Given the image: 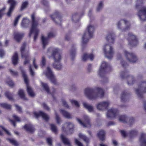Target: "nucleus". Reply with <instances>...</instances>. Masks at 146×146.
<instances>
[{
    "mask_svg": "<svg viewBox=\"0 0 146 146\" xmlns=\"http://www.w3.org/2000/svg\"><path fill=\"white\" fill-rule=\"evenodd\" d=\"M5 54L4 51L2 49H0V57L2 58Z\"/></svg>",
    "mask_w": 146,
    "mask_h": 146,
    "instance_id": "obj_58",
    "label": "nucleus"
},
{
    "mask_svg": "<svg viewBox=\"0 0 146 146\" xmlns=\"http://www.w3.org/2000/svg\"><path fill=\"white\" fill-rule=\"evenodd\" d=\"M50 16L53 20L56 21L57 23L60 24L61 21V19L58 16L57 13L51 15Z\"/></svg>",
    "mask_w": 146,
    "mask_h": 146,
    "instance_id": "obj_22",
    "label": "nucleus"
},
{
    "mask_svg": "<svg viewBox=\"0 0 146 146\" xmlns=\"http://www.w3.org/2000/svg\"><path fill=\"white\" fill-rule=\"evenodd\" d=\"M0 106L1 107L6 109H10L11 108V106L10 105L5 103L0 104Z\"/></svg>",
    "mask_w": 146,
    "mask_h": 146,
    "instance_id": "obj_39",
    "label": "nucleus"
},
{
    "mask_svg": "<svg viewBox=\"0 0 146 146\" xmlns=\"http://www.w3.org/2000/svg\"><path fill=\"white\" fill-rule=\"evenodd\" d=\"M124 52L127 59L129 62L134 63L137 61V58L134 54L129 53L126 50H124Z\"/></svg>",
    "mask_w": 146,
    "mask_h": 146,
    "instance_id": "obj_10",
    "label": "nucleus"
},
{
    "mask_svg": "<svg viewBox=\"0 0 146 146\" xmlns=\"http://www.w3.org/2000/svg\"><path fill=\"white\" fill-rule=\"evenodd\" d=\"M78 136L80 138L83 139L86 143H88L89 142V139L86 137L84 135H83L81 133H80L79 134Z\"/></svg>",
    "mask_w": 146,
    "mask_h": 146,
    "instance_id": "obj_36",
    "label": "nucleus"
},
{
    "mask_svg": "<svg viewBox=\"0 0 146 146\" xmlns=\"http://www.w3.org/2000/svg\"><path fill=\"white\" fill-rule=\"evenodd\" d=\"M61 138L63 142L65 145L70 146V144L69 140L66 138L64 135L62 134L61 135Z\"/></svg>",
    "mask_w": 146,
    "mask_h": 146,
    "instance_id": "obj_26",
    "label": "nucleus"
},
{
    "mask_svg": "<svg viewBox=\"0 0 146 146\" xmlns=\"http://www.w3.org/2000/svg\"><path fill=\"white\" fill-rule=\"evenodd\" d=\"M55 115L56 116V119L57 123L60 124L61 122V120L59 116L56 112L55 113Z\"/></svg>",
    "mask_w": 146,
    "mask_h": 146,
    "instance_id": "obj_46",
    "label": "nucleus"
},
{
    "mask_svg": "<svg viewBox=\"0 0 146 146\" xmlns=\"http://www.w3.org/2000/svg\"><path fill=\"white\" fill-rule=\"evenodd\" d=\"M109 66L107 62L104 61L102 62L98 72V74L101 76L104 74L109 68Z\"/></svg>",
    "mask_w": 146,
    "mask_h": 146,
    "instance_id": "obj_13",
    "label": "nucleus"
},
{
    "mask_svg": "<svg viewBox=\"0 0 146 146\" xmlns=\"http://www.w3.org/2000/svg\"><path fill=\"white\" fill-rule=\"evenodd\" d=\"M8 3L10 5V7L7 14L8 16L10 17L13 11L14 7L16 4V2L15 0H8Z\"/></svg>",
    "mask_w": 146,
    "mask_h": 146,
    "instance_id": "obj_15",
    "label": "nucleus"
},
{
    "mask_svg": "<svg viewBox=\"0 0 146 146\" xmlns=\"http://www.w3.org/2000/svg\"><path fill=\"white\" fill-rule=\"evenodd\" d=\"M41 40L43 47L44 48L48 43V39L47 38L44 37L43 36H42L41 37Z\"/></svg>",
    "mask_w": 146,
    "mask_h": 146,
    "instance_id": "obj_30",
    "label": "nucleus"
},
{
    "mask_svg": "<svg viewBox=\"0 0 146 146\" xmlns=\"http://www.w3.org/2000/svg\"><path fill=\"white\" fill-rule=\"evenodd\" d=\"M146 135L145 134H142L139 139L141 146H146Z\"/></svg>",
    "mask_w": 146,
    "mask_h": 146,
    "instance_id": "obj_19",
    "label": "nucleus"
},
{
    "mask_svg": "<svg viewBox=\"0 0 146 146\" xmlns=\"http://www.w3.org/2000/svg\"><path fill=\"white\" fill-rule=\"evenodd\" d=\"M23 33H15L14 34V39L17 42L19 41L23 36Z\"/></svg>",
    "mask_w": 146,
    "mask_h": 146,
    "instance_id": "obj_24",
    "label": "nucleus"
},
{
    "mask_svg": "<svg viewBox=\"0 0 146 146\" xmlns=\"http://www.w3.org/2000/svg\"><path fill=\"white\" fill-rule=\"evenodd\" d=\"M94 55L93 54H84L82 57V59L84 61L86 60L88 58H89L91 60H92L94 58Z\"/></svg>",
    "mask_w": 146,
    "mask_h": 146,
    "instance_id": "obj_21",
    "label": "nucleus"
},
{
    "mask_svg": "<svg viewBox=\"0 0 146 146\" xmlns=\"http://www.w3.org/2000/svg\"><path fill=\"white\" fill-rule=\"evenodd\" d=\"M59 51L57 48L51 47L48 49L47 54L49 58H53L55 63L58 62L62 58L61 55L58 53Z\"/></svg>",
    "mask_w": 146,
    "mask_h": 146,
    "instance_id": "obj_3",
    "label": "nucleus"
},
{
    "mask_svg": "<svg viewBox=\"0 0 146 146\" xmlns=\"http://www.w3.org/2000/svg\"><path fill=\"white\" fill-rule=\"evenodd\" d=\"M75 142L76 144L78 146H83V144L77 139H75Z\"/></svg>",
    "mask_w": 146,
    "mask_h": 146,
    "instance_id": "obj_51",
    "label": "nucleus"
},
{
    "mask_svg": "<svg viewBox=\"0 0 146 146\" xmlns=\"http://www.w3.org/2000/svg\"><path fill=\"white\" fill-rule=\"evenodd\" d=\"M141 92H146V82L143 83L140 87L136 90V93L138 95H139Z\"/></svg>",
    "mask_w": 146,
    "mask_h": 146,
    "instance_id": "obj_18",
    "label": "nucleus"
},
{
    "mask_svg": "<svg viewBox=\"0 0 146 146\" xmlns=\"http://www.w3.org/2000/svg\"><path fill=\"white\" fill-rule=\"evenodd\" d=\"M106 117L109 119L118 118L119 121L123 122L125 121L126 117L125 115H120L118 114V111L116 109L110 108L109 109L106 114Z\"/></svg>",
    "mask_w": 146,
    "mask_h": 146,
    "instance_id": "obj_2",
    "label": "nucleus"
},
{
    "mask_svg": "<svg viewBox=\"0 0 146 146\" xmlns=\"http://www.w3.org/2000/svg\"><path fill=\"white\" fill-rule=\"evenodd\" d=\"M89 119V117L87 115H85L84 116L83 122L79 118H77V120L78 122L81 126L84 127H89L90 126Z\"/></svg>",
    "mask_w": 146,
    "mask_h": 146,
    "instance_id": "obj_12",
    "label": "nucleus"
},
{
    "mask_svg": "<svg viewBox=\"0 0 146 146\" xmlns=\"http://www.w3.org/2000/svg\"><path fill=\"white\" fill-rule=\"evenodd\" d=\"M103 50L106 57L109 59L112 58L114 54V51L111 46L109 44H105L103 47Z\"/></svg>",
    "mask_w": 146,
    "mask_h": 146,
    "instance_id": "obj_6",
    "label": "nucleus"
},
{
    "mask_svg": "<svg viewBox=\"0 0 146 146\" xmlns=\"http://www.w3.org/2000/svg\"><path fill=\"white\" fill-rule=\"evenodd\" d=\"M73 127L74 125L72 123L68 122L64 124V125L62 127V129L63 131H64L65 130L64 129H65L66 128L71 129Z\"/></svg>",
    "mask_w": 146,
    "mask_h": 146,
    "instance_id": "obj_25",
    "label": "nucleus"
},
{
    "mask_svg": "<svg viewBox=\"0 0 146 146\" xmlns=\"http://www.w3.org/2000/svg\"><path fill=\"white\" fill-rule=\"evenodd\" d=\"M53 66L54 68L57 70H60L62 67L61 64L59 62L56 63L55 62L53 64Z\"/></svg>",
    "mask_w": 146,
    "mask_h": 146,
    "instance_id": "obj_35",
    "label": "nucleus"
},
{
    "mask_svg": "<svg viewBox=\"0 0 146 146\" xmlns=\"http://www.w3.org/2000/svg\"><path fill=\"white\" fill-rule=\"evenodd\" d=\"M6 82L7 84H8L9 86H13L14 84L13 82L10 79L7 80L6 81Z\"/></svg>",
    "mask_w": 146,
    "mask_h": 146,
    "instance_id": "obj_47",
    "label": "nucleus"
},
{
    "mask_svg": "<svg viewBox=\"0 0 146 146\" xmlns=\"http://www.w3.org/2000/svg\"><path fill=\"white\" fill-rule=\"evenodd\" d=\"M141 4V2L140 1H137L136 2V6L137 7L138 6L140 5Z\"/></svg>",
    "mask_w": 146,
    "mask_h": 146,
    "instance_id": "obj_62",
    "label": "nucleus"
},
{
    "mask_svg": "<svg viewBox=\"0 0 146 146\" xmlns=\"http://www.w3.org/2000/svg\"><path fill=\"white\" fill-rule=\"evenodd\" d=\"M103 6V3L102 2H100L97 8V10L98 11H99L100 10H101Z\"/></svg>",
    "mask_w": 146,
    "mask_h": 146,
    "instance_id": "obj_48",
    "label": "nucleus"
},
{
    "mask_svg": "<svg viewBox=\"0 0 146 146\" xmlns=\"http://www.w3.org/2000/svg\"><path fill=\"white\" fill-rule=\"evenodd\" d=\"M13 116V118L14 119L17 121H20V119L19 117H18L15 115L14 114Z\"/></svg>",
    "mask_w": 146,
    "mask_h": 146,
    "instance_id": "obj_56",
    "label": "nucleus"
},
{
    "mask_svg": "<svg viewBox=\"0 0 146 146\" xmlns=\"http://www.w3.org/2000/svg\"><path fill=\"white\" fill-rule=\"evenodd\" d=\"M106 39L110 42L113 43L114 39L113 37V35L111 34H108L106 36Z\"/></svg>",
    "mask_w": 146,
    "mask_h": 146,
    "instance_id": "obj_34",
    "label": "nucleus"
},
{
    "mask_svg": "<svg viewBox=\"0 0 146 146\" xmlns=\"http://www.w3.org/2000/svg\"><path fill=\"white\" fill-rule=\"evenodd\" d=\"M84 93L85 96L91 100H94L99 97L102 98L104 94L103 90L99 87L94 90L91 88H86L84 91Z\"/></svg>",
    "mask_w": 146,
    "mask_h": 146,
    "instance_id": "obj_1",
    "label": "nucleus"
},
{
    "mask_svg": "<svg viewBox=\"0 0 146 146\" xmlns=\"http://www.w3.org/2000/svg\"><path fill=\"white\" fill-rule=\"evenodd\" d=\"M139 19L141 21H144L146 20V7H142L139 11L138 14Z\"/></svg>",
    "mask_w": 146,
    "mask_h": 146,
    "instance_id": "obj_11",
    "label": "nucleus"
},
{
    "mask_svg": "<svg viewBox=\"0 0 146 146\" xmlns=\"http://www.w3.org/2000/svg\"><path fill=\"white\" fill-rule=\"evenodd\" d=\"M42 106L43 108L47 110H49V108L46 105V104H45L44 103H43L42 104Z\"/></svg>",
    "mask_w": 146,
    "mask_h": 146,
    "instance_id": "obj_59",
    "label": "nucleus"
},
{
    "mask_svg": "<svg viewBox=\"0 0 146 146\" xmlns=\"http://www.w3.org/2000/svg\"><path fill=\"white\" fill-rule=\"evenodd\" d=\"M36 59L35 58H34L33 60V64L35 68V69H37L38 66L36 64Z\"/></svg>",
    "mask_w": 146,
    "mask_h": 146,
    "instance_id": "obj_44",
    "label": "nucleus"
},
{
    "mask_svg": "<svg viewBox=\"0 0 146 146\" xmlns=\"http://www.w3.org/2000/svg\"><path fill=\"white\" fill-rule=\"evenodd\" d=\"M0 128H1L3 130L5 131L6 133L8 135H10V133L9 132V131L6 129L3 126H0ZM3 134L2 132V131H0V135H2Z\"/></svg>",
    "mask_w": 146,
    "mask_h": 146,
    "instance_id": "obj_41",
    "label": "nucleus"
},
{
    "mask_svg": "<svg viewBox=\"0 0 146 146\" xmlns=\"http://www.w3.org/2000/svg\"><path fill=\"white\" fill-rule=\"evenodd\" d=\"M44 73L53 83H55L56 80L55 77L49 67H47L46 70L44 72Z\"/></svg>",
    "mask_w": 146,
    "mask_h": 146,
    "instance_id": "obj_9",
    "label": "nucleus"
},
{
    "mask_svg": "<svg viewBox=\"0 0 146 146\" xmlns=\"http://www.w3.org/2000/svg\"><path fill=\"white\" fill-rule=\"evenodd\" d=\"M54 34L52 32H50L48 33V37L49 38L53 36Z\"/></svg>",
    "mask_w": 146,
    "mask_h": 146,
    "instance_id": "obj_63",
    "label": "nucleus"
},
{
    "mask_svg": "<svg viewBox=\"0 0 146 146\" xmlns=\"http://www.w3.org/2000/svg\"><path fill=\"white\" fill-rule=\"evenodd\" d=\"M18 93L19 96L21 98L24 100H27L26 98L25 97V93L23 90L22 89L19 90Z\"/></svg>",
    "mask_w": 146,
    "mask_h": 146,
    "instance_id": "obj_31",
    "label": "nucleus"
},
{
    "mask_svg": "<svg viewBox=\"0 0 146 146\" xmlns=\"http://www.w3.org/2000/svg\"><path fill=\"white\" fill-rule=\"evenodd\" d=\"M25 44H24L21 47V57L22 58L24 59V64H29L31 59V57L27 51L25 50Z\"/></svg>",
    "mask_w": 146,
    "mask_h": 146,
    "instance_id": "obj_8",
    "label": "nucleus"
},
{
    "mask_svg": "<svg viewBox=\"0 0 146 146\" xmlns=\"http://www.w3.org/2000/svg\"><path fill=\"white\" fill-rule=\"evenodd\" d=\"M34 115L36 117H38L39 116H41L43 119L46 121H47L49 119L48 116L46 114L41 111L38 112H34Z\"/></svg>",
    "mask_w": 146,
    "mask_h": 146,
    "instance_id": "obj_17",
    "label": "nucleus"
},
{
    "mask_svg": "<svg viewBox=\"0 0 146 146\" xmlns=\"http://www.w3.org/2000/svg\"><path fill=\"white\" fill-rule=\"evenodd\" d=\"M70 101L72 105H74L76 107L79 106V104L78 102L76 100L72 99L70 100Z\"/></svg>",
    "mask_w": 146,
    "mask_h": 146,
    "instance_id": "obj_42",
    "label": "nucleus"
},
{
    "mask_svg": "<svg viewBox=\"0 0 146 146\" xmlns=\"http://www.w3.org/2000/svg\"><path fill=\"white\" fill-rule=\"evenodd\" d=\"M129 44L133 46H135L137 44L138 42L135 36L132 34H129Z\"/></svg>",
    "mask_w": 146,
    "mask_h": 146,
    "instance_id": "obj_16",
    "label": "nucleus"
},
{
    "mask_svg": "<svg viewBox=\"0 0 146 146\" xmlns=\"http://www.w3.org/2000/svg\"><path fill=\"white\" fill-rule=\"evenodd\" d=\"M9 42V41L8 40H6L5 41V44L4 45V46H7L8 45V44Z\"/></svg>",
    "mask_w": 146,
    "mask_h": 146,
    "instance_id": "obj_64",
    "label": "nucleus"
},
{
    "mask_svg": "<svg viewBox=\"0 0 146 146\" xmlns=\"http://www.w3.org/2000/svg\"><path fill=\"white\" fill-rule=\"evenodd\" d=\"M46 60L44 56H42V58L41 62H40V65L42 67L44 66L46 64Z\"/></svg>",
    "mask_w": 146,
    "mask_h": 146,
    "instance_id": "obj_43",
    "label": "nucleus"
},
{
    "mask_svg": "<svg viewBox=\"0 0 146 146\" xmlns=\"http://www.w3.org/2000/svg\"><path fill=\"white\" fill-rule=\"evenodd\" d=\"M110 104V103L108 101L101 102L98 104L97 108L99 110H102L106 109Z\"/></svg>",
    "mask_w": 146,
    "mask_h": 146,
    "instance_id": "obj_14",
    "label": "nucleus"
},
{
    "mask_svg": "<svg viewBox=\"0 0 146 146\" xmlns=\"http://www.w3.org/2000/svg\"><path fill=\"white\" fill-rule=\"evenodd\" d=\"M15 106L16 109H17V110H18L19 111H21V108L20 107H19V106H18L17 105H15Z\"/></svg>",
    "mask_w": 146,
    "mask_h": 146,
    "instance_id": "obj_61",
    "label": "nucleus"
},
{
    "mask_svg": "<svg viewBox=\"0 0 146 146\" xmlns=\"http://www.w3.org/2000/svg\"><path fill=\"white\" fill-rule=\"evenodd\" d=\"M29 22L30 21L28 19L27 17L24 18L23 19L21 23V27L23 28L27 27Z\"/></svg>",
    "mask_w": 146,
    "mask_h": 146,
    "instance_id": "obj_20",
    "label": "nucleus"
},
{
    "mask_svg": "<svg viewBox=\"0 0 146 146\" xmlns=\"http://www.w3.org/2000/svg\"><path fill=\"white\" fill-rule=\"evenodd\" d=\"M5 8H3L2 9L0 10V19L2 17V15L4 13V11L5 9Z\"/></svg>",
    "mask_w": 146,
    "mask_h": 146,
    "instance_id": "obj_54",
    "label": "nucleus"
},
{
    "mask_svg": "<svg viewBox=\"0 0 146 146\" xmlns=\"http://www.w3.org/2000/svg\"><path fill=\"white\" fill-rule=\"evenodd\" d=\"M61 113L65 117L70 118L72 117L71 115L67 112L63 110H61Z\"/></svg>",
    "mask_w": 146,
    "mask_h": 146,
    "instance_id": "obj_32",
    "label": "nucleus"
},
{
    "mask_svg": "<svg viewBox=\"0 0 146 146\" xmlns=\"http://www.w3.org/2000/svg\"><path fill=\"white\" fill-rule=\"evenodd\" d=\"M21 15H19L17 16L15 18V20L14 21V26H16L18 24V21L20 18L21 17Z\"/></svg>",
    "mask_w": 146,
    "mask_h": 146,
    "instance_id": "obj_38",
    "label": "nucleus"
},
{
    "mask_svg": "<svg viewBox=\"0 0 146 146\" xmlns=\"http://www.w3.org/2000/svg\"><path fill=\"white\" fill-rule=\"evenodd\" d=\"M20 69L22 73V76L24 78L25 82L27 85V92L30 96L32 97H33L35 96V94L31 88L28 84L27 78V75L25 74V71L23 69L22 67H21Z\"/></svg>",
    "mask_w": 146,
    "mask_h": 146,
    "instance_id": "obj_7",
    "label": "nucleus"
},
{
    "mask_svg": "<svg viewBox=\"0 0 146 146\" xmlns=\"http://www.w3.org/2000/svg\"><path fill=\"white\" fill-rule=\"evenodd\" d=\"M62 104L66 108H69V106L68 104H67L65 100H62Z\"/></svg>",
    "mask_w": 146,
    "mask_h": 146,
    "instance_id": "obj_57",
    "label": "nucleus"
},
{
    "mask_svg": "<svg viewBox=\"0 0 146 146\" xmlns=\"http://www.w3.org/2000/svg\"><path fill=\"white\" fill-rule=\"evenodd\" d=\"M9 71L11 74L14 76H16L18 75V72L16 71L13 70L12 69H10Z\"/></svg>",
    "mask_w": 146,
    "mask_h": 146,
    "instance_id": "obj_52",
    "label": "nucleus"
},
{
    "mask_svg": "<svg viewBox=\"0 0 146 146\" xmlns=\"http://www.w3.org/2000/svg\"><path fill=\"white\" fill-rule=\"evenodd\" d=\"M47 141L48 145H51L52 139L51 138H48L47 139Z\"/></svg>",
    "mask_w": 146,
    "mask_h": 146,
    "instance_id": "obj_55",
    "label": "nucleus"
},
{
    "mask_svg": "<svg viewBox=\"0 0 146 146\" xmlns=\"http://www.w3.org/2000/svg\"><path fill=\"white\" fill-rule=\"evenodd\" d=\"M105 134L104 131L102 130L100 131L98 133V137L102 140H103L104 139Z\"/></svg>",
    "mask_w": 146,
    "mask_h": 146,
    "instance_id": "obj_29",
    "label": "nucleus"
},
{
    "mask_svg": "<svg viewBox=\"0 0 146 146\" xmlns=\"http://www.w3.org/2000/svg\"><path fill=\"white\" fill-rule=\"evenodd\" d=\"M23 128L25 130L30 132H32L34 131L33 127L30 124L26 125L23 127Z\"/></svg>",
    "mask_w": 146,
    "mask_h": 146,
    "instance_id": "obj_27",
    "label": "nucleus"
},
{
    "mask_svg": "<svg viewBox=\"0 0 146 146\" xmlns=\"http://www.w3.org/2000/svg\"><path fill=\"white\" fill-rule=\"evenodd\" d=\"M29 68L31 75L32 76H34L35 74V72L32 69V67L31 66H30Z\"/></svg>",
    "mask_w": 146,
    "mask_h": 146,
    "instance_id": "obj_53",
    "label": "nucleus"
},
{
    "mask_svg": "<svg viewBox=\"0 0 146 146\" xmlns=\"http://www.w3.org/2000/svg\"><path fill=\"white\" fill-rule=\"evenodd\" d=\"M121 135L122 136L124 137H125L126 135V132L123 130H122L121 131Z\"/></svg>",
    "mask_w": 146,
    "mask_h": 146,
    "instance_id": "obj_60",
    "label": "nucleus"
},
{
    "mask_svg": "<svg viewBox=\"0 0 146 146\" xmlns=\"http://www.w3.org/2000/svg\"><path fill=\"white\" fill-rule=\"evenodd\" d=\"M18 59L17 53V52H15L12 57V62L13 64L15 65L18 63Z\"/></svg>",
    "mask_w": 146,
    "mask_h": 146,
    "instance_id": "obj_28",
    "label": "nucleus"
},
{
    "mask_svg": "<svg viewBox=\"0 0 146 146\" xmlns=\"http://www.w3.org/2000/svg\"><path fill=\"white\" fill-rule=\"evenodd\" d=\"M31 18L33 21L32 27L30 30L29 36L32 34H34V39L35 40L37 38V36L39 32V30L37 28L38 24L35 19V15L33 14L31 15Z\"/></svg>",
    "mask_w": 146,
    "mask_h": 146,
    "instance_id": "obj_5",
    "label": "nucleus"
},
{
    "mask_svg": "<svg viewBox=\"0 0 146 146\" xmlns=\"http://www.w3.org/2000/svg\"><path fill=\"white\" fill-rule=\"evenodd\" d=\"M128 23V22L125 20H121L119 21L117 24V27L118 29H121V27L123 23H124L125 25H127Z\"/></svg>",
    "mask_w": 146,
    "mask_h": 146,
    "instance_id": "obj_33",
    "label": "nucleus"
},
{
    "mask_svg": "<svg viewBox=\"0 0 146 146\" xmlns=\"http://www.w3.org/2000/svg\"><path fill=\"white\" fill-rule=\"evenodd\" d=\"M84 107L89 112H92L94 111V109L93 107L86 102L83 103Z\"/></svg>",
    "mask_w": 146,
    "mask_h": 146,
    "instance_id": "obj_23",
    "label": "nucleus"
},
{
    "mask_svg": "<svg viewBox=\"0 0 146 146\" xmlns=\"http://www.w3.org/2000/svg\"><path fill=\"white\" fill-rule=\"evenodd\" d=\"M5 96L8 98L9 100H12V97L11 96V94L9 92H6L5 94Z\"/></svg>",
    "mask_w": 146,
    "mask_h": 146,
    "instance_id": "obj_45",
    "label": "nucleus"
},
{
    "mask_svg": "<svg viewBox=\"0 0 146 146\" xmlns=\"http://www.w3.org/2000/svg\"><path fill=\"white\" fill-rule=\"evenodd\" d=\"M28 4V3L27 1H25L23 2L21 6V9H23L27 7Z\"/></svg>",
    "mask_w": 146,
    "mask_h": 146,
    "instance_id": "obj_49",
    "label": "nucleus"
},
{
    "mask_svg": "<svg viewBox=\"0 0 146 146\" xmlns=\"http://www.w3.org/2000/svg\"><path fill=\"white\" fill-rule=\"evenodd\" d=\"M51 129L52 131L54 132H56L57 131V128L55 125L52 124L51 125Z\"/></svg>",
    "mask_w": 146,
    "mask_h": 146,
    "instance_id": "obj_50",
    "label": "nucleus"
},
{
    "mask_svg": "<svg viewBox=\"0 0 146 146\" xmlns=\"http://www.w3.org/2000/svg\"><path fill=\"white\" fill-rule=\"evenodd\" d=\"M95 31V27L93 25L90 24L87 26L86 31L85 32L82 38V46L87 43L89 39L93 36Z\"/></svg>",
    "mask_w": 146,
    "mask_h": 146,
    "instance_id": "obj_4",
    "label": "nucleus"
},
{
    "mask_svg": "<svg viewBox=\"0 0 146 146\" xmlns=\"http://www.w3.org/2000/svg\"><path fill=\"white\" fill-rule=\"evenodd\" d=\"M8 140L10 143L15 146H17L18 145V143L15 139H8Z\"/></svg>",
    "mask_w": 146,
    "mask_h": 146,
    "instance_id": "obj_40",
    "label": "nucleus"
},
{
    "mask_svg": "<svg viewBox=\"0 0 146 146\" xmlns=\"http://www.w3.org/2000/svg\"><path fill=\"white\" fill-rule=\"evenodd\" d=\"M41 83L42 86L43 88L46 91V92L48 93H49V88L47 84L42 82H41Z\"/></svg>",
    "mask_w": 146,
    "mask_h": 146,
    "instance_id": "obj_37",
    "label": "nucleus"
}]
</instances>
